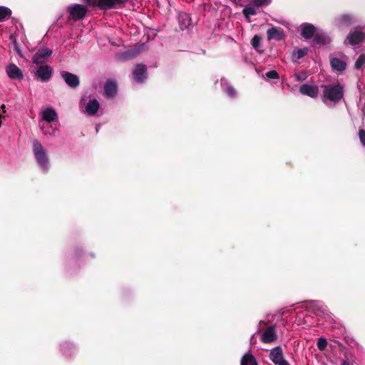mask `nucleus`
I'll return each instance as SVG.
<instances>
[{"instance_id":"obj_4","label":"nucleus","mask_w":365,"mask_h":365,"mask_svg":"<svg viewBox=\"0 0 365 365\" xmlns=\"http://www.w3.org/2000/svg\"><path fill=\"white\" fill-rule=\"evenodd\" d=\"M67 11L69 13L70 18L75 21L83 19L88 12L85 6L78 4L68 6Z\"/></svg>"},{"instance_id":"obj_27","label":"nucleus","mask_w":365,"mask_h":365,"mask_svg":"<svg viewBox=\"0 0 365 365\" xmlns=\"http://www.w3.org/2000/svg\"><path fill=\"white\" fill-rule=\"evenodd\" d=\"M262 41V36L258 34H255L251 39V44L255 49H258L260 46Z\"/></svg>"},{"instance_id":"obj_19","label":"nucleus","mask_w":365,"mask_h":365,"mask_svg":"<svg viewBox=\"0 0 365 365\" xmlns=\"http://www.w3.org/2000/svg\"><path fill=\"white\" fill-rule=\"evenodd\" d=\"M42 118L48 123H51L57 118V113L53 108H46L42 113Z\"/></svg>"},{"instance_id":"obj_22","label":"nucleus","mask_w":365,"mask_h":365,"mask_svg":"<svg viewBox=\"0 0 365 365\" xmlns=\"http://www.w3.org/2000/svg\"><path fill=\"white\" fill-rule=\"evenodd\" d=\"M309 49L307 48L295 49L293 51L292 55V60L293 62H297L300 58L307 55Z\"/></svg>"},{"instance_id":"obj_12","label":"nucleus","mask_w":365,"mask_h":365,"mask_svg":"<svg viewBox=\"0 0 365 365\" xmlns=\"http://www.w3.org/2000/svg\"><path fill=\"white\" fill-rule=\"evenodd\" d=\"M365 39V34L362 31H355L354 32H350L347 36L346 40L349 43L355 46L361 42H363Z\"/></svg>"},{"instance_id":"obj_29","label":"nucleus","mask_w":365,"mask_h":365,"mask_svg":"<svg viewBox=\"0 0 365 365\" xmlns=\"http://www.w3.org/2000/svg\"><path fill=\"white\" fill-rule=\"evenodd\" d=\"M252 4L257 7H261L264 5H267L271 2V0H251Z\"/></svg>"},{"instance_id":"obj_18","label":"nucleus","mask_w":365,"mask_h":365,"mask_svg":"<svg viewBox=\"0 0 365 365\" xmlns=\"http://www.w3.org/2000/svg\"><path fill=\"white\" fill-rule=\"evenodd\" d=\"M100 104L96 99L89 101L86 106V112L89 115H94L98 110Z\"/></svg>"},{"instance_id":"obj_5","label":"nucleus","mask_w":365,"mask_h":365,"mask_svg":"<svg viewBox=\"0 0 365 365\" xmlns=\"http://www.w3.org/2000/svg\"><path fill=\"white\" fill-rule=\"evenodd\" d=\"M53 75V68L48 65H40L36 72V76L43 82L49 81Z\"/></svg>"},{"instance_id":"obj_7","label":"nucleus","mask_w":365,"mask_h":365,"mask_svg":"<svg viewBox=\"0 0 365 365\" xmlns=\"http://www.w3.org/2000/svg\"><path fill=\"white\" fill-rule=\"evenodd\" d=\"M61 76L66 83L72 88H77L80 84L79 78L76 74L63 71L61 72Z\"/></svg>"},{"instance_id":"obj_38","label":"nucleus","mask_w":365,"mask_h":365,"mask_svg":"<svg viewBox=\"0 0 365 365\" xmlns=\"http://www.w3.org/2000/svg\"><path fill=\"white\" fill-rule=\"evenodd\" d=\"M1 108L4 109L5 108V106L2 105Z\"/></svg>"},{"instance_id":"obj_14","label":"nucleus","mask_w":365,"mask_h":365,"mask_svg":"<svg viewBox=\"0 0 365 365\" xmlns=\"http://www.w3.org/2000/svg\"><path fill=\"white\" fill-rule=\"evenodd\" d=\"M269 357L276 365L285 361L282 350L279 346H277L271 350Z\"/></svg>"},{"instance_id":"obj_24","label":"nucleus","mask_w":365,"mask_h":365,"mask_svg":"<svg viewBox=\"0 0 365 365\" xmlns=\"http://www.w3.org/2000/svg\"><path fill=\"white\" fill-rule=\"evenodd\" d=\"M241 365H258L253 355L250 353L245 354L242 360Z\"/></svg>"},{"instance_id":"obj_16","label":"nucleus","mask_w":365,"mask_h":365,"mask_svg":"<svg viewBox=\"0 0 365 365\" xmlns=\"http://www.w3.org/2000/svg\"><path fill=\"white\" fill-rule=\"evenodd\" d=\"M316 34V28L310 24H304L302 26L301 35L306 39H309Z\"/></svg>"},{"instance_id":"obj_23","label":"nucleus","mask_w":365,"mask_h":365,"mask_svg":"<svg viewBox=\"0 0 365 365\" xmlns=\"http://www.w3.org/2000/svg\"><path fill=\"white\" fill-rule=\"evenodd\" d=\"M178 19L182 29H187L190 24L191 19L189 14L186 13L180 14Z\"/></svg>"},{"instance_id":"obj_33","label":"nucleus","mask_w":365,"mask_h":365,"mask_svg":"<svg viewBox=\"0 0 365 365\" xmlns=\"http://www.w3.org/2000/svg\"><path fill=\"white\" fill-rule=\"evenodd\" d=\"M359 137L361 143L365 147V130L364 129H360L359 130Z\"/></svg>"},{"instance_id":"obj_25","label":"nucleus","mask_w":365,"mask_h":365,"mask_svg":"<svg viewBox=\"0 0 365 365\" xmlns=\"http://www.w3.org/2000/svg\"><path fill=\"white\" fill-rule=\"evenodd\" d=\"M11 15V11L5 6H0V22L5 21Z\"/></svg>"},{"instance_id":"obj_1","label":"nucleus","mask_w":365,"mask_h":365,"mask_svg":"<svg viewBox=\"0 0 365 365\" xmlns=\"http://www.w3.org/2000/svg\"><path fill=\"white\" fill-rule=\"evenodd\" d=\"M322 88H324L322 101L329 100L334 103H337L341 101L344 96V88L340 83L334 85H322Z\"/></svg>"},{"instance_id":"obj_31","label":"nucleus","mask_w":365,"mask_h":365,"mask_svg":"<svg viewBox=\"0 0 365 365\" xmlns=\"http://www.w3.org/2000/svg\"><path fill=\"white\" fill-rule=\"evenodd\" d=\"M266 76L270 79H277L279 77L278 73L274 70L269 71L267 72Z\"/></svg>"},{"instance_id":"obj_36","label":"nucleus","mask_w":365,"mask_h":365,"mask_svg":"<svg viewBox=\"0 0 365 365\" xmlns=\"http://www.w3.org/2000/svg\"><path fill=\"white\" fill-rule=\"evenodd\" d=\"M278 365H289V364L287 363V361H285L284 362L282 363V364H279Z\"/></svg>"},{"instance_id":"obj_15","label":"nucleus","mask_w":365,"mask_h":365,"mask_svg":"<svg viewBox=\"0 0 365 365\" xmlns=\"http://www.w3.org/2000/svg\"><path fill=\"white\" fill-rule=\"evenodd\" d=\"M277 334L274 327L267 328L262 334V340L264 343H271L276 340Z\"/></svg>"},{"instance_id":"obj_3","label":"nucleus","mask_w":365,"mask_h":365,"mask_svg":"<svg viewBox=\"0 0 365 365\" xmlns=\"http://www.w3.org/2000/svg\"><path fill=\"white\" fill-rule=\"evenodd\" d=\"M33 152L38 165L46 169L48 163L46 150L38 140H34L33 142Z\"/></svg>"},{"instance_id":"obj_6","label":"nucleus","mask_w":365,"mask_h":365,"mask_svg":"<svg viewBox=\"0 0 365 365\" xmlns=\"http://www.w3.org/2000/svg\"><path fill=\"white\" fill-rule=\"evenodd\" d=\"M52 54V51L48 48L38 49L34 55L32 62L36 65H41Z\"/></svg>"},{"instance_id":"obj_9","label":"nucleus","mask_w":365,"mask_h":365,"mask_svg":"<svg viewBox=\"0 0 365 365\" xmlns=\"http://www.w3.org/2000/svg\"><path fill=\"white\" fill-rule=\"evenodd\" d=\"M135 81L143 83L147 78V68L143 64H138L133 71Z\"/></svg>"},{"instance_id":"obj_21","label":"nucleus","mask_w":365,"mask_h":365,"mask_svg":"<svg viewBox=\"0 0 365 365\" xmlns=\"http://www.w3.org/2000/svg\"><path fill=\"white\" fill-rule=\"evenodd\" d=\"M330 63L331 68L337 71H343L346 68V63L338 58H333L331 59Z\"/></svg>"},{"instance_id":"obj_17","label":"nucleus","mask_w":365,"mask_h":365,"mask_svg":"<svg viewBox=\"0 0 365 365\" xmlns=\"http://www.w3.org/2000/svg\"><path fill=\"white\" fill-rule=\"evenodd\" d=\"M313 38V42L319 45H325L331 42L329 36L322 32L316 33Z\"/></svg>"},{"instance_id":"obj_32","label":"nucleus","mask_w":365,"mask_h":365,"mask_svg":"<svg viewBox=\"0 0 365 365\" xmlns=\"http://www.w3.org/2000/svg\"><path fill=\"white\" fill-rule=\"evenodd\" d=\"M226 93L228 96L234 98L236 95V91L232 86H228L226 88Z\"/></svg>"},{"instance_id":"obj_20","label":"nucleus","mask_w":365,"mask_h":365,"mask_svg":"<svg viewBox=\"0 0 365 365\" xmlns=\"http://www.w3.org/2000/svg\"><path fill=\"white\" fill-rule=\"evenodd\" d=\"M338 22L346 26H349L354 23V16L351 14H344L337 19Z\"/></svg>"},{"instance_id":"obj_35","label":"nucleus","mask_w":365,"mask_h":365,"mask_svg":"<svg viewBox=\"0 0 365 365\" xmlns=\"http://www.w3.org/2000/svg\"><path fill=\"white\" fill-rule=\"evenodd\" d=\"M296 78L299 81H304L306 78V76H305V74H303L302 76L299 74V75H297Z\"/></svg>"},{"instance_id":"obj_13","label":"nucleus","mask_w":365,"mask_h":365,"mask_svg":"<svg viewBox=\"0 0 365 365\" xmlns=\"http://www.w3.org/2000/svg\"><path fill=\"white\" fill-rule=\"evenodd\" d=\"M267 39L281 41L284 38V32L282 28L272 27L267 31Z\"/></svg>"},{"instance_id":"obj_10","label":"nucleus","mask_w":365,"mask_h":365,"mask_svg":"<svg viewBox=\"0 0 365 365\" xmlns=\"http://www.w3.org/2000/svg\"><path fill=\"white\" fill-rule=\"evenodd\" d=\"M6 71L8 76L11 79L22 80L24 78L21 70L14 63L8 65Z\"/></svg>"},{"instance_id":"obj_30","label":"nucleus","mask_w":365,"mask_h":365,"mask_svg":"<svg viewBox=\"0 0 365 365\" xmlns=\"http://www.w3.org/2000/svg\"><path fill=\"white\" fill-rule=\"evenodd\" d=\"M327 346V341L324 338H320L317 342V347L319 350H324Z\"/></svg>"},{"instance_id":"obj_2","label":"nucleus","mask_w":365,"mask_h":365,"mask_svg":"<svg viewBox=\"0 0 365 365\" xmlns=\"http://www.w3.org/2000/svg\"><path fill=\"white\" fill-rule=\"evenodd\" d=\"M83 1L86 5L98 7L101 10H110L124 6L123 0H83Z\"/></svg>"},{"instance_id":"obj_26","label":"nucleus","mask_w":365,"mask_h":365,"mask_svg":"<svg viewBox=\"0 0 365 365\" xmlns=\"http://www.w3.org/2000/svg\"><path fill=\"white\" fill-rule=\"evenodd\" d=\"M245 18L250 21V16L256 14V9L251 6H247L242 11Z\"/></svg>"},{"instance_id":"obj_37","label":"nucleus","mask_w":365,"mask_h":365,"mask_svg":"<svg viewBox=\"0 0 365 365\" xmlns=\"http://www.w3.org/2000/svg\"><path fill=\"white\" fill-rule=\"evenodd\" d=\"M341 365H349V363H347L346 361H344Z\"/></svg>"},{"instance_id":"obj_28","label":"nucleus","mask_w":365,"mask_h":365,"mask_svg":"<svg viewBox=\"0 0 365 365\" xmlns=\"http://www.w3.org/2000/svg\"><path fill=\"white\" fill-rule=\"evenodd\" d=\"M365 63V54H361L355 62L354 67L356 69L359 70L362 68Z\"/></svg>"},{"instance_id":"obj_8","label":"nucleus","mask_w":365,"mask_h":365,"mask_svg":"<svg viewBox=\"0 0 365 365\" xmlns=\"http://www.w3.org/2000/svg\"><path fill=\"white\" fill-rule=\"evenodd\" d=\"M118 86L115 81L108 79L104 85V96L107 98H113L117 94Z\"/></svg>"},{"instance_id":"obj_34","label":"nucleus","mask_w":365,"mask_h":365,"mask_svg":"<svg viewBox=\"0 0 365 365\" xmlns=\"http://www.w3.org/2000/svg\"><path fill=\"white\" fill-rule=\"evenodd\" d=\"M14 47H15L16 51L17 52V53L20 56H22V53H21V49H20V48H19V45H18L15 38H14Z\"/></svg>"},{"instance_id":"obj_11","label":"nucleus","mask_w":365,"mask_h":365,"mask_svg":"<svg viewBox=\"0 0 365 365\" xmlns=\"http://www.w3.org/2000/svg\"><path fill=\"white\" fill-rule=\"evenodd\" d=\"M299 91L304 96L315 98L318 96L319 88L316 85L303 84L300 86Z\"/></svg>"}]
</instances>
